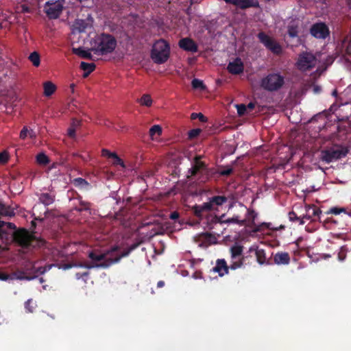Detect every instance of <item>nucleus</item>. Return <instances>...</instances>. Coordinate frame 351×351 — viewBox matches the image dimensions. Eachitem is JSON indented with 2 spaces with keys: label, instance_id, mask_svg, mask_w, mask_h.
<instances>
[{
  "label": "nucleus",
  "instance_id": "1",
  "mask_svg": "<svg viewBox=\"0 0 351 351\" xmlns=\"http://www.w3.org/2000/svg\"><path fill=\"white\" fill-rule=\"evenodd\" d=\"M10 241L23 249L40 247L45 245V241L36 237L33 233L24 228L12 231Z\"/></svg>",
  "mask_w": 351,
  "mask_h": 351
},
{
  "label": "nucleus",
  "instance_id": "2",
  "mask_svg": "<svg viewBox=\"0 0 351 351\" xmlns=\"http://www.w3.org/2000/svg\"><path fill=\"white\" fill-rule=\"evenodd\" d=\"M228 197L225 195H215L209 198V201L202 205H195L191 207L193 213L199 218L207 216L210 211H218L219 208L227 203Z\"/></svg>",
  "mask_w": 351,
  "mask_h": 351
},
{
  "label": "nucleus",
  "instance_id": "3",
  "mask_svg": "<svg viewBox=\"0 0 351 351\" xmlns=\"http://www.w3.org/2000/svg\"><path fill=\"white\" fill-rule=\"evenodd\" d=\"M117 44V40L112 35L102 33L95 37L91 50L97 55H107L115 49Z\"/></svg>",
  "mask_w": 351,
  "mask_h": 351
},
{
  "label": "nucleus",
  "instance_id": "4",
  "mask_svg": "<svg viewBox=\"0 0 351 351\" xmlns=\"http://www.w3.org/2000/svg\"><path fill=\"white\" fill-rule=\"evenodd\" d=\"M348 152L349 149L348 147L341 145H335L330 147L321 150L319 159L321 161L329 164L333 161L346 157Z\"/></svg>",
  "mask_w": 351,
  "mask_h": 351
},
{
  "label": "nucleus",
  "instance_id": "5",
  "mask_svg": "<svg viewBox=\"0 0 351 351\" xmlns=\"http://www.w3.org/2000/svg\"><path fill=\"white\" fill-rule=\"evenodd\" d=\"M285 84V77L280 73H269L263 77L260 86L268 92H276Z\"/></svg>",
  "mask_w": 351,
  "mask_h": 351
},
{
  "label": "nucleus",
  "instance_id": "6",
  "mask_svg": "<svg viewBox=\"0 0 351 351\" xmlns=\"http://www.w3.org/2000/svg\"><path fill=\"white\" fill-rule=\"evenodd\" d=\"M170 53L169 44L164 40L156 41L152 47L151 51V58L156 64H162L165 62Z\"/></svg>",
  "mask_w": 351,
  "mask_h": 351
},
{
  "label": "nucleus",
  "instance_id": "7",
  "mask_svg": "<svg viewBox=\"0 0 351 351\" xmlns=\"http://www.w3.org/2000/svg\"><path fill=\"white\" fill-rule=\"evenodd\" d=\"M64 0L48 1L44 5V12L49 19L60 17L64 9Z\"/></svg>",
  "mask_w": 351,
  "mask_h": 351
},
{
  "label": "nucleus",
  "instance_id": "8",
  "mask_svg": "<svg viewBox=\"0 0 351 351\" xmlns=\"http://www.w3.org/2000/svg\"><path fill=\"white\" fill-rule=\"evenodd\" d=\"M315 56L309 52H302L299 55L296 65L298 69L302 71H306L312 69L316 65Z\"/></svg>",
  "mask_w": 351,
  "mask_h": 351
},
{
  "label": "nucleus",
  "instance_id": "9",
  "mask_svg": "<svg viewBox=\"0 0 351 351\" xmlns=\"http://www.w3.org/2000/svg\"><path fill=\"white\" fill-rule=\"evenodd\" d=\"M259 41L274 54L280 55L282 51V47L273 38L268 36L264 32H261L257 34Z\"/></svg>",
  "mask_w": 351,
  "mask_h": 351
},
{
  "label": "nucleus",
  "instance_id": "10",
  "mask_svg": "<svg viewBox=\"0 0 351 351\" xmlns=\"http://www.w3.org/2000/svg\"><path fill=\"white\" fill-rule=\"evenodd\" d=\"M201 156L195 157L192 166L189 170L188 178L199 180L201 176L206 173V165L205 162L201 161Z\"/></svg>",
  "mask_w": 351,
  "mask_h": 351
},
{
  "label": "nucleus",
  "instance_id": "11",
  "mask_svg": "<svg viewBox=\"0 0 351 351\" xmlns=\"http://www.w3.org/2000/svg\"><path fill=\"white\" fill-rule=\"evenodd\" d=\"M225 217L224 215H222L219 217L217 215H214L211 217L210 222L209 223L210 229H214L215 226L221 225L223 223H234L239 224L240 226H245L247 222V219L240 220L239 216H233L231 218H228L227 219H223Z\"/></svg>",
  "mask_w": 351,
  "mask_h": 351
},
{
  "label": "nucleus",
  "instance_id": "12",
  "mask_svg": "<svg viewBox=\"0 0 351 351\" xmlns=\"http://www.w3.org/2000/svg\"><path fill=\"white\" fill-rule=\"evenodd\" d=\"M118 250L117 246L111 247L110 250H106L104 252H100L97 250H93L89 252L88 258L97 263L101 262H107V261L112 259V254Z\"/></svg>",
  "mask_w": 351,
  "mask_h": 351
},
{
  "label": "nucleus",
  "instance_id": "13",
  "mask_svg": "<svg viewBox=\"0 0 351 351\" xmlns=\"http://www.w3.org/2000/svg\"><path fill=\"white\" fill-rule=\"evenodd\" d=\"M306 213L303 214L300 219V225H303L305 223V220H315V218H318L320 220V215L322 210L314 204H305Z\"/></svg>",
  "mask_w": 351,
  "mask_h": 351
},
{
  "label": "nucleus",
  "instance_id": "14",
  "mask_svg": "<svg viewBox=\"0 0 351 351\" xmlns=\"http://www.w3.org/2000/svg\"><path fill=\"white\" fill-rule=\"evenodd\" d=\"M311 34L319 39H325L329 36L330 31L328 27L322 22L314 23L310 29Z\"/></svg>",
  "mask_w": 351,
  "mask_h": 351
},
{
  "label": "nucleus",
  "instance_id": "15",
  "mask_svg": "<svg viewBox=\"0 0 351 351\" xmlns=\"http://www.w3.org/2000/svg\"><path fill=\"white\" fill-rule=\"evenodd\" d=\"M25 270L26 271L18 270L11 274L12 280L15 279L30 280L33 279L34 277L29 276L27 274H36L37 272V271H36L34 266L32 265L31 262L28 263L27 265L25 266Z\"/></svg>",
  "mask_w": 351,
  "mask_h": 351
},
{
  "label": "nucleus",
  "instance_id": "16",
  "mask_svg": "<svg viewBox=\"0 0 351 351\" xmlns=\"http://www.w3.org/2000/svg\"><path fill=\"white\" fill-rule=\"evenodd\" d=\"M197 242L200 247L206 248L211 245L217 244V239L215 234L206 232L198 235Z\"/></svg>",
  "mask_w": 351,
  "mask_h": 351
},
{
  "label": "nucleus",
  "instance_id": "17",
  "mask_svg": "<svg viewBox=\"0 0 351 351\" xmlns=\"http://www.w3.org/2000/svg\"><path fill=\"white\" fill-rule=\"evenodd\" d=\"M228 71L232 75H239L244 71V64L241 58H237L230 62L227 66Z\"/></svg>",
  "mask_w": 351,
  "mask_h": 351
},
{
  "label": "nucleus",
  "instance_id": "18",
  "mask_svg": "<svg viewBox=\"0 0 351 351\" xmlns=\"http://www.w3.org/2000/svg\"><path fill=\"white\" fill-rule=\"evenodd\" d=\"M230 269V267L228 265L225 259L218 258L216 261L215 266L213 267L212 271L215 273H217L220 277H223L229 273Z\"/></svg>",
  "mask_w": 351,
  "mask_h": 351
},
{
  "label": "nucleus",
  "instance_id": "19",
  "mask_svg": "<svg viewBox=\"0 0 351 351\" xmlns=\"http://www.w3.org/2000/svg\"><path fill=\"white\" fill-rule=\"evenodd\" d=\"M248 219H247L246 225L250 227H254L253 232H258L263 230V227L269 228V225L266 223H263L259 226L255 225V218L256 213L253 210H247Z\"/></svg>",
  "mask_w": 351,
  "mask_h": 351
},
{
  "label": "nucleus",
  "instance_id": "20",
  "mask_svg": "<svg viewBox=\"0 0 351 351\" xmlns=\"http://www.w3.org/2000/svg\"><path fill=\"white\" fill-rule=\"evenodd\" d=\"M179 47L183 50L189 52L195 53L198 51L197 45L190 38H184L180 40Z\"/></svg>",
  "mask_w": 351,
  "mask_h": 351
},
{
  "label": "nucleus",
  "instance_id": "21",
  "mask_svg": "<svg viewBox=\"0 0 351 351\" xmlns=\"http://www.w3.org/2000/svg\"><path fill=\"white\" fill-rule=\"evenodd\" d=\"M230 4H232L242 10L250 8H259V3L257 0H230Z\"/></svg>",
  "mask_w": 351,
  "mask_h": 351
},
{
  "label": "nucleus",
  "instance_id": "22",
  "mask_svg": "<svg viewBox=\"0 0 351 351\" xmlns=\"http://www.w3.org/2000/svg\"><path fill=\"white\" fill-rule=\"evenodd\" d=\"M15 229L16 226L14 223L0 220V239L8 240L10 235L11 236L8 230L14 231Z\"/></svg>",
  "mask_w": 351,
  "mask_h": 351
},
{
  "label": "nucleus",
  "instance_id": "23",
  "mask_svg": "<svg viewBox=\"0 0 351 351\" xmlns=\"http://www.w3.org/2000/svg\"><path fill=\"white\" fill-rule=\"evenodd\" d=\"M274 261L277 265H288L290 262V256L288 252H279L274 256Z\"/></svg>",
  "mask_w": 351,
  "mask_h": 351
},
{
  "label": "nucleus",
  "instance_id": "24",
  "mask_svg": "<svg viewBox=\"0 0 351 351\" xmlns=\"http://www.w3.org/2000/svg\"><path fill=\"white\" fill-rule=\"evenodd\" d=\"M341 53L347 62L351 63V39L344 40L341 44Z\"/></svg>",
  "mask_w": 351,
  "mask_h": 351
},
{
  "label": "nucleus",
  "instance_id": "25",
  "mask_svg": "<svg viewBox=\"0 0 351 351\" xmlns=\"http://www.w3.org/2000/svg\"><path fill=\"white\" fill-rule=\"evenodd\" d=\"M0 215L5 217H13L15 215L14 210L10 206L3 203L0 199Z\"/></svg>",
  "mask_w": 351,
  "mask_h": 351
},
{
  "label": "nucleus",
  "instance_id": "26",
  "mask_svg": "<svg viewBox=\"0 0 351 351\" xmlns=\"http://www.w3.org/2000/svg\"><path fill=\"white\" fill-rule=\"evenodd\" d=\"M230 257H239V258H245L243 256V246L238 244L233 245L230 249Z\"/></svg>",
  "mask_w": 351,
  "mask_h": 351
},
{
  "label": "nucleus",
  "instance_id": "27",
  "mask_svg": "<svg viewBox=\"0 0 351 351\" xmlns=\"http://www.w3.org/2000/svg\"><path fill=\"white\" fill-rule=\"evenodd\" d=\"M136 247V245H133L128 250L123 252L121 254L116 256L115 257H113L112 256V259H110V260L108 261V263H109V265L111 266L112 265L119 262V261L123 257L128 256L129 254L131 252V251H132L134 249H135Z\"/></svg>",
  "mask_w": 351,
  "mask_h": 351
},
{
  "label": "nucleus",
  "instance_id": "28",
  "mask_svg": "<svg viewBox=\"0 0 351 351\" xmlns=\"http://www.w3.org/2000/svg\"><path fill=\"white\" fill-rule=\"evenodd\" d=\"M95 67L96 66L94 63H87L85 62L80 63V69L84 71V77H88L95 69Z\"/></svg>",
  "mask_w": 351,
  "mask_h": 351
},
{
  "label": "nucleus",
  "instance_id": "29",
  "mask_svg": "<svg viewBox=\"0 0 351 351\" xmlns=\"http://www.w3.org/2000/svg\"><path fill=\"white\" fill-rule=\"evenodd\" d=\"M44 95L46 97H50L52 95L56 90V86L51 82L47 81L43 84Z\"/></svg>",
  "mask_w": 351,
  "mask_h": 351
},
{
  "label": "nucleus",
  "instance_id": "30",
  "mask_svg": "<svg viewBox=\"0 0 351 351\" xmlns=\"http://www.w3.org/2000/svg\"><path fill=\"white\" fill-rule=\"evenodd\" d=\"M72 51L74 54L86 59H92V54L90 51L83 49L82 47L73 48Z\"/></svg>",
  "mask_w": 351,
  "mask_h": 351
},
{
  "label": "nucleus",
  "instance_id": "31",
  "mask_svg": "<svg viewBox=\"0 0 351 351\" xmlns=\"http://www.w3.org/2000/svg\"><path fill=\"white\" fill-rule=\"evenodd\" d=\"M39 201L45 206H49L54 202V196L49 193H42L39 197Z\"/></svg>",
  "mask_w": 351,
  "mask_h": 351
},
{
  "label": "nucleus",
  "instance_id": "32",
  "mask_svg": "<svg viewBox=\"0 0 351 351\" xmlns=\"http://www.w3.org/2000/svg\"><path fill=\"white\" fill-rule=\"evenodd\" d=\"M137 102L141 106L150 107L152 105L153 100L149 95L144 94L141 98L138 99Z\"/></svg>",
  "mask_w": 351,
  "mask_h": 351
},
{
  "label": "nucleus",
  "instance_id": "33",
  "mask_svg": "<svg viewBox=\"0 0 351 351\" xmlns=\"http://www.w3.org/2000/svg\"><path fill=\"white\" fill-rule=\"evenodd\" d=\"M244 258H239V257H231V263L230 265V269L235 270L241 268L244 264Z\"/></svg>",
  "mask_w": 351,
  "mask_h": 351
},
{
  "label": "nucleus",
  "instance_id": "34",
  "mask_svg": "<svg viewBox=\"0 0 351 351\" xmlns=\"http://www.w3.org/2000/svg\"><path fill=\"white\" fill-rule=\"evenodd\" d=\"M80 267H85L87 269H92L95 267H100V268H108L110 267L108 261L107 262H101L99 263H86V264H80Z\"/></svg>",
  "mask_w": 351,
  "mask_h": 351
},
{
  "label": "nucleus",
  "instance_id": "35",
  "mask_svg": "<svg viewBox=\"0 0 351 351\" xmlns=\"http://www.w3.org/2000/svg\"><path fill=\"white\" fill-rule=\"evenodd\" d=\"M72 183L75 187L80 189L86 188L89 186V183L85 179L82 178H75Z\"/></svg>",
  "mask_w": 351,
  "mask_h": 351
},
{
  "label": "nucleus",
  "instance_id": "36",
  "mask_svg": "<svg viewBox=\"0 0 351 351\" xmlns=\"http://www.w3.org/2000/svg\"><path fill=\"white\" fill-rule=\"evenodd\" d=\"M255 254L259 264L263 265L266 263L265 252L263 250H256Z\"/></svg>",
  "mask_w": 351,
  "mask_h": 351
},
{
  "label": "nucleus",
  "instance_id": "37",
  "mask_svg": "<svg viewBox=\"0 0 351 351\" xmlns=\"http://www.w3.org/2000/svg\"><path fill=\"white\" fill-rule=\"evenodd\" d=\"M36 162L40 165H47L50 160L49 157L44 153H40L36 156Z\"/></svg>",
  "mask_w": 351,
  "mask_h": 351
},
{
  "label": "nucleus",
  "instance_id": "38",
  "mask_svg": "<svg viewBox=\"0 0 351 351\" xmlns=\"http://www.w3.org/2000/svg\"><path fill=\"white\" fill-rule=\"evenodd\" d=\"M29 60L32 62L34 66H38L40 63V55L38 52L34 51L30 53Z\"/></svg>",
  "mask_w": 351,
  "mask_h": 351
},
{
  "label": "nucleus",
  "instance_id": "39",
  "mask_svg": "<svg viewBox=\"0 0 351 351\" xmlns=\"http://www.w3.org/2000/svg\"><path fill=\"white\" fill-rule=\"evenodd\" d=\"M149 136L154 139L155 135L160 136L162 134V128L159 125H154L149 129Z\"/></svg>",
  "mask_w": 351,
  "mask_h": 351
},
{
  "label": "nucleus",
  "instance_id": "40",
  "mask_svg": "<svg viewBox=\"0 0 351 351\" xmlns=\"http://www.w3.org/2000/svg\"><path fill=\"white\" fill-rule=\"evenodd\" d=\"M91 204L88 202H86L82 200L81 198L80 199V206L76 208V210L79 212L82 211H87L90 210Z\"/></svg>",
  "mask_w": 351,
  "mask_h": 351
},
{
  "label": "nucleus",
  "instance_id": "41",
  "mask_svg": "<svg viewBox=\"0 0 351 351\" xmlns=\"http://www.w3.org/2000/svg\"><path fill=\"white\" fill-rule=\"evenodd\" d=\"M74 27L79 32H83L87 27V23L84 20H77L74 23Z\"/></svg>",
  "mask_w": 351,
  "mask_h": 351
},
{
  "label": "nucleus",
  "instance_id": "42",
  "mask_svg": "<svg viewBox=\"0 0 351 351\" xmlns=\"http://www.w3.org/2000/svg\"><path fill=\"white\" fill-rule=\"evenodd\" d=\"M191 85L194 89L204 90L206 88L205 85L203 83V81L196 78L192 80Z\"/></svg>",
  "mask_w": 351,
  "mask_h": 351
},
{
  "label": "nucleus",
  "instance_id": "43",
  "mask_svg": "<svg viewBox=\"0 0 351 351\" xmlns=\"http://www.w3.org/2000/svg\"><path fill=\"white\" fill-rule=\"evenodd\" d=\"M343 213L348 215L346 209L345 208H339V207H332L330 208L328 211H327V214H332V215H339L340 213Z\"/></svg>",
  "mask_w": 351,
  "mask_h": 351
},
{
  "label": "nucleus",
  "instance_id": "44",
  "mask_svg": "<svg viewBox=\"0 0 351 351\" xmlns=\"http://www.w3.org/2000/svg\"><path fill=\"white\" fill-rule=\"evenodd\" d=\"M298 27L295 25H289L288 27V34L291 38H295L298 36Z\"/></svg>",
  "mask_w": 351,
  "mask_h": 351
},
{
  "label": "nucleus",
  "instance_id": "45",
  "mask_svg": "<svg viewBox=\"0 0 351 351\" xmlns=\"http://www.w3.org/2000/svg\"><path fill=\"white\" fill-rule=\"evenodd\" d=\"M202 130L199 128L192 129L189 131L188 136L189 139H193L197 137L201 133Z\"/></svg>",
  "mask_w": 351,
  "mask_h": 351
},
{
  "label": "nucleus",
  "instance_id": "46",
  "mask_svg": "<svg viewBox=\"0 0 351 351\" xmlns=\"http://www.w3.org/2000/svg\"><path fill=\"white\" fill-rule=\"evenodd\" d=\"M112 158L113 159L112 163L114 165H120L122 167H125V165L123 160L116 153L114 155H112Z\"/></svg>",
  "mask_w": 351,
  "mask_h": 351
},
{
  "label": "nucleus",
  "instance_id": "47",
  "mask_svg": "<svg viewBox=\"0 0 351 351\" xmlns=\"http://www.w3.org/2000/svg\"><path fill=\"white\" fill-rule=\"evenodd\" d=\"M233 172V169L229 167H224L219 171V173L223 176H228Z\"/></svg>",
  "mask_w": 351,
  "mask_h": 351
},
{
  "label": "nucleus",
  "instance_id": "48",
  "mask_svg": "<svg viewBox=\"0 0 351 351\" xmlns=\"http://www.w3.org/2000/svg\"><path fill=\"white\" fill-rule=\"evenodd\" d=\"M191 119H199V120L203 123H204L207 121L206 117H204V115L200 112L199 113H195V112L192 113L191 115Z\"/></svg>",
  "mask_w": 351,
  "mask_h": 351
},
{
  "label": "nucleus",
  "instance_id": "49",
  "mask_svg": "<svg viewBox=\"0 0 351 351\" xmlns=\"http://www.w3.org/2000/svg\"><path fill=\"white\" fill-rule=\"evenodd\" d=\"M237 113L239 116H243L245 114L247 107L245 104H239L237 106Z\"/></svg>",
  "mask_w": 351,
  "mask_h": 351
},
{
  "label": "nucleus",
  "instance_id": "50",
  "mask_svg": "<svg viewBox=\"0 0 351 351\" xmlns=\"http://www.w3.org/2000/svg\"><path fill=\"white\" fill-rule=\"evenodd\" d=\"M32 304L33 301L32 299H29L25 302V308L29 313H32L34 311V307L32 306Z\"/></svg>",
  "mask_w": 351,
  "mask_h": 351
},
{
  "label": "nucleus",
  "instance_id": "51",
  "mask_svg": "<svg viewBox=\"0 0 351 351\" xmlns=\"http://www.w3.org/2000/svg\"><path fill=\"white\" fill-rule=\"evenodd\" d=\"M289 220L291 221H298L300 223V219L302 217H298L297 214L295 212L291 211L289 213Z\"/></svg>",
  "mask_w": 351,
  "mask_h": 351
},
{
  "label": "nucleus",
  "instance_id": "52",
  "mask_svg": "<svg viewBox=\"0 0 351 351\" xmlns=\"http://www.w3.org/2000/svg\"><path fill=\"white\" fill-rule=\"evenodd\" d=\"M8 160V155L7 152H3L0 153V163L4 164Z\"/></svg>",
  "mask_w": 351,
  "mask_h": 351
},
{
  "label": "nucleus",
  "instance_id": "53",
  "mask_svg": "<svg viewBox=\"0 0 351 351\" xmlns=\"http://www.w3.org/2000/svg\"><path fill=\"white\" fill-rule=\"evenodd\" d=\"M0 280L3 281L12 280L11 274L0 271Z\"/></svg>",
  "mask_w": 351,
  "mask_h": 351
},
{
  "label": "nucleus",
  "instance_id": "54",
  "mask_svg": "<svg viewBox=\"0 0 351 351\" xmlns=\"http://www.w3.org/2000/svg\"><path fill=\"white\" fill-rule=\"evenodd\" d=\"M346 258V252L344 249L341 248L338 253V259L340 261H343Z\"/></svg>",
  "mask_w": 351,
  "mask_h": 351
},
{
  "label": "nucleus",
  "instance_id": "55",
  "mask_svg": "<svg viewBox=\"0 0 351 351\" xmlns=\"http://www.w3.org/2000/svg\"><path fill=\"white\" fill-rule=\"evenodd\" d=\"M114 154H115L114 152H110L109 150H108L106 149H103L101 150L102 156L107 157L109 158H112V155H114Z\"/></svg>",
  "mask_w": 351,
  "mask_h": 351
},
{
  "label": "nucleus",
  "instance_id": "56",
  "mask_svg": "<svg viewBox=\"0 0 351 351\" xmlns=\"http://www.w3.org/2000/svg\"><path fill=\"white\" fill-rule=\"evenodd\" d=\"M28 132L29 131L27 127H23V128L21 130L20 132V138L21 139H25L27 137Z\"/></svg>",
  "mask_w": 351,
  "mask_h": 351
},
{
  "label": "nucleus",
  "instance_id": "57",
  "mask_svg": "<svg viewBox=\"0 0 351 351\" xmlns=\"http://www.w3.org/2000/svg\"><path fill=\"white\" fill-rule=\"evenodd\" d=\"M88 275H89V273L88 271L82 272V273L78 272V273H76L75 278L77 280H80L81 278L84 279V278H86Z\"/></svg>",
  "mask_w": 351,
  "mask_h": 351
},
{
  "label": "nucleus",
  "instance_id": "58",
  "mask_svg": "<svg viewBox=\"0 0 351 351\" xmlns=\"http://www.w3.org/2000/svg\"><path fill=\"white\" fill-rule=\"evenodd\" d=\"M75 130L76 129L75 128L70 126L67 130L68 136L71 138H74L75 136Z\"/></svg>",
  "mask_w": 351,
  "mask_h": 351
},
{
  "label": "nucleus",
  "instance_id": "59",
  "mask_svg": "<svg viewBox=\"0 0 351 351\" xmlns=\"http://www.w3.org/2000/svg\"><path fill=\"white\" fill-rule=\"evenodd\" d=\"M80 125V121L79 120L73 119L71 127L75 128L76 129V128H77Z\"/></svg>",
  "mask_w": 351,
  "mask_h": 351
},
{
  "label": "nucleus",
  "instance_id": "60",
  "mask_svg": "<svg viewBox=\"0 0 351 351\" xmlns=\"http://www.w3.org/2000/svg\"><path fill=\"white\" fill-rule=\"evenodd\" d=\"M321 90H322V88L319 86H317V85L314 86V87H313L314 93H319L321 92Z\"/></svg>",
  "mask_w": 351,
  "mask_h": 351
},
{
  "label": "nucleus",
  "instance_id": "61",
  "mask_svg": "<svg viewBox=\"0 0 351 351\" xmlns=\"http://www.w3.org/2000/svg\"><path fill=\"white\" fill-rule=\"evenodd\" d=\"M247 109L253 110L255 108V104L254 102H250L247 106H246Z\"/></svg>",
  "mask_w": 351,
  "mask_h": 351
},
{
  "label": "nucleus",
  "instance_id": "62",
  "mask_svg": "<svg viewBox=\"0 0 351 351\" xmlns=\"http://www.w3.org/2000/svg\"><path fill=\"white\" fill-rule=\"evenodd\" d=\"M60 165L66 166V159L61 158L60 162H58Z\"/></svg>",
  "mask_w": 351,
  "mask_h": 351
},
{
  "label": "nucleus",
  "instance_id": "63",
  "mask_svg": "<svg viewBox=\"0 0 351 351\" xmlns=\"http://www.w3.org/2000/svg\"><path fill=\"white\" fill-rule=\"evenodd\" d=\"M165 283L163 280H160L157 283V287L158 288H162L165 286Z\"/></svg>",
  "mask_w": 351,
  "mask_h": 351
},
{
  "label": "nucleus",
  "instance_id": "64",
  "mask_svg": "<svg viewBox=\"0 0 351 351\" xmlns=\"http://www.w3.org/2000/svg\"><path fill=\"white\" fill-rule=\"evenodd\" d=\"M177 273H180L183 276H186L188 275V271H184L182 269H177Z\"/></svg>",
  "mask_w": 351,
  "mask_h": 351
}]
</instances>
